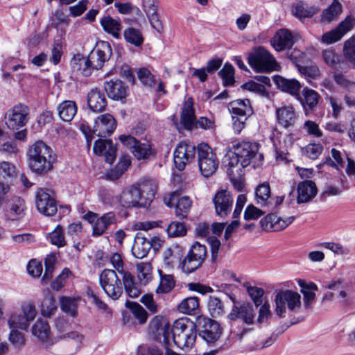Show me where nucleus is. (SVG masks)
<instances>
[{"label": "nucleus", "mask_w": 355, "mask_h": 355, "mask_svg": "<svg viewBox=\"0 0 355 355\" xmlns=\"http://www.w3.org/2000/svg\"><path fill=\"white\" fill-rule=\"evenodd\" d=\"M161 322V330L165 345H171V338L175 345L183 350L187 351L194 345L197 337L196 325L188 318H182L176 320L172 327L168 322L157 318L153 320V324L157 326ZM156 328L159 329L158 327Z\"/></svg>", "instance_id": "obj_1"}, {"label": "nucleus", "mask_w": 355, "mask_h": 355, "mask_svg": "<svg viewBox=\"0 0 355 355\" xmlns=\"http://www.w3.org/2000/svg\"><path fill=\"white\" fill-rule=\"evenodd\" d=\"M29 168L37 175H45L53 168L55 158L53 149L42 141L31 146L27 153Z\"/></svg>", "instance_id": "obj_2"}, {"label": "nucleus", "mask_w": 355, "mask_h": 355, "mask_svg": "<svg viewBox=\"0 0 355 355\" xmlns=\"http://www.w3.org/2000/svg\"><path fill=\"white\" fill-rule=\"evenodd\" d=\"M275 312L280 318H284L286 311L299 313L302 309L301 295L292 290H281L275 296Z\"/></svg>", "instance_id": "obj_3"}, {"label": "nucleus", "mask_w": 355, "mask_h": 355, "mask_svg": "<svg viewBox=\"0 0 355 355\" xmlns=\"http://www.w3.org/2000/svg\"><path fill=\"white\" fill-rule=\"evenodd\" d=\"M109 260L113 270L121 276L127 295L132 298L137 297L141 294V289L135 282V277L125 269V265L121 255L117 252L113 253L109 257Z\"/></svg>", "instance_id": "obj_4"}, {"label": "nucleus", "mask_w": 355, "mask_h": 355, "mask_svg": "<svg viewBox=\"0 0 355 355\" xmlns=\"http://www.w3.org/2000/svg\"><path fill=\"white\" fill-rule=\"evenodd\" d=\"M259 144L247 141L238 142L233 145L232 149L241 159V165L245 168L250 164L253 168L261 166L263 163V155L259 153Z\"/></svg>", "instance_id": "obj_5"}, {"label": "nucleus", "mask_w": 355, "mask_h": 355, "mask_svg": "<svg viewBox=\"0 0 355 355\" xmlns=\"http://www.w3.org/2000/svg\"><path fill=\"white\" fill-rule=\"evenodd\" d=\"M99 284L105 293L111 299L118 300L123 291V282L115 270L103 269L99 274Z\"/></svg>", "instance_id": "obj_6"}, {"label": "nucleus", "mask_w": 355, "mask_h": 355, "mask_svg": "<svg viewBox=\"0 0 355 355\" xmlns=\"http://www.w3.org/2000/svg\"><path fill=\"white\" fill-rule=\"evenodd\" d=\"M199 170L205 178L213 175L217 171L219 160L211 148L206 144H200L197 148Z\"/></svg>", "instance_id": "obj_7"}, {"label": "nucleus", "mask_w": 355, "mask_h": 355, "mask_svg": "<svg viewBox=\"0 0 355 355\" xmlns=\"http://www.w3.org/2000/svg\"><path fill=\"white\" fill-rule=\"evenodd\" d=\"M250 67L257 72H269L278 66L274 57L265 48L260 46L248 56Z\"/></svg>", "instance_id": "obj_8"}, {"label": "nucleus", "mask_w": 355, "mask_h": 355, "mask_svg": "<svg viewBox=\"0 0 355 355\" xmlns=\"http://www.w3.org/2000/svg\"><path fill=\"white\" fill-rule=\"evenodd\" d=\"M207 256L205 245L195 242L187 256L181 262V268L184 273H191L201 267Z\"/></svg>", "instance_id": "obj_9"}, {"label": "nucleus", "mask_w": 355, "mask_h": 355, "mask_svg": "<svg viewBox=\"0 0 355 355\" xmlns=\"http://www.w3.org/2000/svg\"><path fill=\"white\" fill-rule=\"evenodd\" d=\"M29 107L23 103H17L8 110L5 115L6 124L9 129L18 130L24 126L29 119Z\"/></svg>", "instance_id": "obj_10"}, {"label": "nucleus", "mask_w": 355, "mask_h": 355, "mask_svg": "<svg viewBox=\"0 0 355 355\" xmlns=\"http://www.w3.org/2000/svg\"><path fill=\"white\" fill-rule=\"evenodd\" d=\"M197 323L200 329V336L208 344L214 343L222 334V329L220 324L210 318L199 316Z\"/></svg>", "instance_id": "obj_11"}, {"label": "nucleus", "mask_w": 355, "mask_h": 355, "mask_svg": "<svg viewBox=\"0 0 355 355\" xmlns=\"http://www.w3.org/2000/svg\"><path fill=\"white\" fill-rule=\"evenodd\" d=\"M164 201L168 207L175 206V214L180 219L187 217L192 206V201L189 197H180L178 192H173L165 196Z\"/></svg>", "instance_id": "obj_12"}, {"label": "nucleus", "mask_w": 355, "mask_h": 355, "mask_svg": "<svg viewBox=\"0 0 355 355\" xmlns=\"http://www.w3.org/2000/svg\"><path fill=\"white\" fill-rule=\"evenodd\" d=\"M112 48L108 42H101L87 55L90 64L94 70L102 69L105 62H107L112 55Z\"/></svg>", "instance_id": "obj_13"}, {"label": "nucleus", "mask_w": 355, "mask_h": 355, "mask_svg": "<svg viewBox=\"0 0 355 355\" xmlns=\"http://www.w3.org/2000/svg\"><path fill=\"white\" fill-rule=\"evenodd\" d=\"M212 201L217 216L225 218L230 214L234 203V198L230 191L226 189L218 191Z\"/></svg>", "instance_id": "obj_14"}, {"label": "nucleus", "mask_w": 355, "mask_h": 355, "mask_svg": "<svg viewBox=\"0 0 355 355\" xmlns=\"http://www.w3.org/2000/svg\"><path fill=\"white\" fill-rule=\"evenodd\" d=\"M196 147L187 142L180 143L174 152V163L179 171H182L187 164L193 159L196 154Z\"/></svg>", "instance_id": "obj_15"}, {"label": "nucleus", "mask_w": 355, "mask_h": 355, "mask_svg": "<svg viewBox=\"0 0 355 355\" xmlns=\"http://www.w3.org/2000/svg\"><path fill=\"white\" fill-rule=\"evenodd\" d=\"M116 128V121L110 114H101L95 119L92 134L99 137L112 135Z\"/></svg>", "instance_id": "obj_16"}, {"label": "nucleus", "mask_w": 355, "mask_h": 355, "mask_svg": "<svg viewBox=\"0 0 355 355\" xmlns=\"http://www.w3.org/2000/svg\"><path fill=\"white\" fill-rule=\"evenodd\" d=\"M120 141L130 149L133 155L138 159H146L150 154V146L147 143H141L130 135H122Z\"/></svg>", "instance_id": "obj_17"}, {"label": "nucleus", "mask_w": 355, "mask_h": 355, "mask_svg": "<svg viewBox=\"0 0 355 355\" xmlns=\"http://www.w3.org/2000/svg\"><path fill=\"white\" fill-rule=\"evenodd\" d=\"M135 184L140 193L142 207L150 206L157 191V185L155 180L146 178Z\"/></svg>", "instance_id": "obj_18"}, {"label": "nucleus", "mask_w": 355, "mask_h": 355, "mask_svg": "<svg viewBox=\"0 0 355 355\" xmlns=\"http://www.w3.org/2000/svg\"><path fill=\"white\" fill-rule=\"evenodd\" d=\"M35 203L38 211L44 216H53L57 212L55 200L44 189L37 191Z\"/></svg>", "instance_id": "obj_19"}, {"label": "nucleus", "mask_w": 355, "mask_h": 355, "mask_svg": "<svg viewBox=\"0 0 355 355\" xmlns=\"http://www.w3.org/2000/svg\"><path fill=\"white\" fill-rule=\"evenodd\" d=\"M295 216L282 218L274 214H269L260 221L262 229L267 232H278L284 230L291 225Z\"/></svg>", "instance_id": "obj_20"}, {"label": "nucleus", "mask_w": 355, "mask_h": 355, "mask_svg": "<svg viewBox=\"0 0 355 355\" xmlns=\"http://www.w3.org/2000/svg\"><path fill=\"white\" fill-rule=\"evenodd\" d=\"M26 209L25 200L19 196L12 197L6 204L4 216L6 220H17L23 218Z\"/></svg>", "instance_id": "obj_21"}, {"label": "nucleus", "mask_w": 355, "mask_h": 355, "mask_svg": "<svg viewBox=\"0 0 355 355\" xmlns=\"http://www.w3.org/2000/svg\"><path fill=\"white\" fill-rule=\"evenodd\" d=\"M158 241H159V239L157 237L148 239L137 234L135 238L134 243L132 247L133 256L137 259L146 257L149 250L152 248H154Z\"/></svg>", "instance_id": "obj_22"}, {"label": "nucleus", "mask_w": 355, "mask_h": 355, "mask_svg": "<svg viewBox=\"0 0 355 355\" xmlns=\"http://www.w3.org/2000/svg\"><path fill=\"white\" fill-rule=\"evenodd\" d=\"M104 89L107 96L119 101L125 98L128 94V86L119 79H112L104 83Z\"/></svg>", "instance_id": "obj_23"}, {"label": "nucleus", "mask_w": 355, "mask_h": 355, "mask_svg": "<svg viewBox=\"0 0 355 355\" xmlns=\"http://www.w3.org/2000/svg\"><path fill=\"white\" fill-rule=\"evenodd\" d=\"M93 150L96 155H103L109 164H112L116 159V147L111 140L101 137L94 142Z\"/></svg>", "instance_id": "obj_24"}, {"label": "nucleus", "mask_w": 355, "mask_h": 355, "mask_svg": "<svg viewBox=\"0 0 355 355\" xmlns=\"http://www.w3.org/2000/svg\"><path fill=\"white\" fill-rule=\"evenodd\" d=\"M143 8L147 15L152 27L158 33L163 31V25L157 13L159 2L157 0H143Z\"/></svg>", "instance_id": "obj_25"}, {"label": "nucleus", "mask_w": 355, "mask_h": 355, "mask_svg": "<svg viewBox=\"0 0 355 355\" xmlns=\"http://www.w3.org/2000/svg\"><path fill=\"white\" fill-rule=\"evenodd\" d=\"M255 316L254 311L250 304H243L241 306L233 305L231 312L227 318L232 321L241 318L246 324H250L254 322Z\"/></svg>", "instance_id": "obj_26"}, {"label": "nucleus", "mask_w": 355, "mask_h": 355, "mask_svg": "<svg viewBox=\"0 0 355 355\" xmlns=\"http://www.w3.org/2000/svg\"><path fill=\"white\" fill-rule=\"evenodd\" d=\"M318 193L317 187L312 180H304L297 185V202L306 203L312 200Z\"/></svg>", "instance_id": "obj_27"}, {"label": "nucleus", "mask_w": 355, "mask_h": 355, "mask_svg": "<svg viewBox=\"0 0 355 355\" xmlns=\"http://www.w3.org/2000/svg\"><path fill=\"white\" fill-rule=\"evenodd\" d=\"M294 42L293 34L287 29L279 30L271 40V44L277 51L291 49Z\"/></svg>", "instance_id": "obj_28"}, {"label": "nucleus", "mask_w": 355, "mask_h": 355, "mask_svg": "<svg viewBox=\"0 0 355 355\" xmlns=\"http://www.w3.org/2000/svg\"><path fill=\"white\" fill-rule=\"evenodd\" d=\"M87 104L93 112H101L105 110L107 101L104 94L100 89L94 88L87 94Z\"/></svg>", "instance_id": "obj_29"}, {"label": "nucleus", "mask_w": 355, "mask_h": 355, "mask_svg": "<svg viewBox=\"0 0 355 355\" xmlns=\"http://www.w3.org/2000/svg\"><path fill=\"white\" fill-rule=\"evenodd\" d=\"M319 98V94L309 87H304L302 91V94H299L297 97L306 111L313 110L318 104Z\"/></svg>", "instance_id": "obj_30"}, {"label": "nucleus", "mask_w": 355, "mask_h": 355, "mask_svg": "<svg viewBox=\"0 0 355 355\" xmlns=\"http://www.w3.org/2000/svg\"><path fill=\"white\" fill-rule=\"evenodd\" d=\"M139 193L135 184H133L128 189L123 192L120 198L121 205L128 208L142 207Z\"/></svg>", "instance_id": "obj_31"}, {"label": "nucleus", "mask_w": 355, "mask_h": 355, "mask_svg": "<svg viewBox=\"0 0 355 355\" xmlns=\"http://www.w3.org/2000/svg\"><path fill=\"white\" fill-rule=\"evenodd\" d=\"M298 285L300 287V291L303 294L304 307L309 310L315 300V291L318 289L317 286L312 282L307 284L303 279L297 280Z\"/></svg>", "instance_id": "obj_32"}, {"label": "nucleus", "mask_w": 355, "mask_h": 355, "mask_svg": "<svg viewBox=\"0 0 355 355\" xmlns=\"http://www.w3.org/2000/svg\"><path fill=\"white\" fill-rule=\"evenodd\" d=\"M230 112L232 116L245 117L250 116L253 111L248 99H237L228 105Z\"/></svg>", "instance_id": "obj_33"}, {"label": "nucleus", "mask_w": 355, "mask_h": 355, "mask_svg": "<svg viewBox=\"0 0 355 355\" xmlns=\"http://www.w3.org/2000/svg\"><path fill=\"white\" fill-rule=\"evenodd\" d=\"M89 60V58L88 56H85L81 53H77L73 55L70 63L73 70L78 71L83 76L88 77L91 76L94 71Z\"/></svg>", "instance_id": "obj_34"}, {"label": "nucleus", "mask_w": 355, "mask_h": 355, "mask_svg": "<svg viewBox=\"0 0 355 355\" xmlns=\"http://www.w3.org/2000/svg\"><path fill=\"white\" fill-rule=\"evenodd\" d=\"M32 333L40 341L46 343V347L51 345L49 343L51 328L46 321L42 319L37 320L32 327Z\"/></svg>", "instance_id": "obj_35"}, {"label": "nucleus", "mask_w": 355, "mask_h": 355, "mask_svg": "<svg viewBox=\"0 0 355 355\" xmlns=\"http://www.w3.org/2000/svg\"><path fill=\"white\" fill-rule=\"evenodd\" d=\"M276 115L278 123L284 128L293 126L295 123V112L291 106H284L277 109Z\"/></svg>", "instance_id": "obj_36"}, {"label": "nucleus", "mask_w": 355, "mask_h": 355, "mask_svg": "<svg viewBox=\"0 0 355 355\" xmlns=\"http://www.w3.org/2000/svg\"><path fill=\"white\" fill-rule=\"evenodd\" d=\"M116 217L114 212H107L101 217L98 218L93 226V234L96 236L102 235L112 224L116 223Z\"/></svg>", "instance_id": "obj_37"}, {"label": "nucleus", "mask_w": 355, "mask_h": 355, "mask_svg": "<svg viewBox=\"0 0 355 355\" xmlns=\"http://www.w3.org/2000/svg\"><path fill=\"white\" fill-rule=\"evenodd\" d=\"M270 187L268 183L263 182L259 184L255 190L256 200L262 207H269L272 205V199L270 198Z\"/></svg>", "instance_id": "obj_38"}, {"label": "nucleus", "mask_w": 355, "mask_h": 355, "mask_svg": "<svg viewBox=\"0 0 355 355\" xmlns=\"http://www.w3.org/2000/svg\"><path fill=\"white\" fill-rule=\"evenodd\" d=\"M275 82L277 87L282 91L297 97L299 91L301 88V85L299 81L295 79L289 80L281 76H276L275 78Z\"/></svg>", "instance_id": "obj_39"}, {"label": "nucleus", "mask_w": 355, "mask_h": 355, "mask_svg": "<svg viewBox=\"0 0 355 355\" xmlns=\"http://www.w3.org/2000/svg\"><path fill=\"white\" fill-rule=\"evenodd\" d=\"M193 101L192 98H189L184 103L181 114V123L182 125L187 128H191L196 120Z\"/></svg>", "instance_id": "obj_40"}, {"label": "nucleus", "mask_w": 355, "mask_h": 355, "mask_svg": "<svg viewBox=\"0 0 355 355\" xmlns=\"http://www.w3.org/2000/svg\"><path fill=\"white\" fill-rule=\"evenodd\" d=\"M58 112L62 121L69 122L77 113L76 103L73 101H64L58 105Z\"/></svg>", "instance_id": "obj_41"}, {"label": "nucleus", "mask_w": 355, "mask_h": 355, "mask_svg": "<svg viewBox=\"0 0 355 355\" xmlns=\"http://www.w3.org/2000/svg\"><path fill=\"white\" fill-rule=\"evenodd\" d=\"M101 24L103 30L115 38H119L121 24L119 21L110 16H105L101 19Z\"/></svg>", "instance_id": "obj_42"}, {"label": "nucleus", "mask_w": 355, "mask_h": 355, "mask_svg": "<svg viewBox=\"0 0 355 355\" xmlns=\"http://www.w3.org/2000/svg\"><path fill=\"white\" fill-rule=\"evenodd\" d=\"M342 12V6L338 0H334L332 3L324 9L321 15V22L330 23L336 19Z\"/></svg>", "instance_id": "obj_43"}, {"label": "nucleus", "mask_w": 355, "mask_h": 355, "mask_svg": "<svg viewBox=\"0 0 355 355\" xmlns=\"http://www.w3.org/2000/svg\"><path fill=\"white\" fill-rule=\"evenodd\" d=\"M199 307V300L196 297H190L183 300L178 305V309L180 313L193 315L196 314Z\"/></svg>", "instance_id": "obj_44"}, {"label": "nucleus", "mask_w": 355, "mask_h": 355, "mask_svg": "<svg viewBox=\"0 0 355 355\" xmlns=\"http://www.w3.org/2000/svg\"><path fill=\"white\" fill-rule=\"evenodd\" d=\"M56 309L57 306L54 297L49 291H46L41 304L42 314L45 317H50Z\"/></svg>", "instance_id": "obj_45"}, {"label": "nucleus", "mask_w": 355, "mask_h": 355, "mask_svg": "<svg viewBox=\"0 0 355 355\" xmlns=\"http://www.w3.org/2000/svg\"><path fill=\"white\" fill-rule=\"evenodd\" d=\"M153 267L148 262H141L137 265V277L141 284L146 285L153 279Z\"/></svg>", "instance_id": "obj_46"}, {"label": "nucleus", "mask_w": 355, "mask_h": 355, "mask_svg": "<svg viewBox=\"0 0 355 355\" xmlns=\"http://www.w3.org/2000/svg\"><path fill=\"white\" fill-rule=\"evenodd\" d=\"M318 11L319 8L315 6H305L302 2L297 3L293 8V15L299 19L311 17Z\"/></svg>", "instance_id": "obj_47"}, {"label": "nucleus", "mask_w": 355, "mask_h": 355, "mask_svg": "<svg viewBox=\"0 0 355 355\" xmlns=\"http://www.w3.org/2000/svg\"><path fill=\"white\" fill-rule=\"evenodd\" d=\"M207 306L209 312L213 318L221 317L225 313L224 304L218 297H210Z\"/></svg>", "instance_id": "obj_48"}, {"label": "nucleus", "mask_w": 355, "mask_h": 355, "mask_svg": "<svg viewBox=\"0 0 355 355\" xmlns=\"http://www.w3.org/2000/svg\"><path fill=\"white\" fill-rule=\"evenodd\" d=\"M17 175L15 166L10 162L0 163V181L7 183L12 181Z\"/></svg>", "instance_id": "obj_49"}, {"label": "nucleus", "mask_w": 355, "mask_h": 355, "mask_svg": "<svg viewBox=\"0 0 355 355\" xmlns=\"http://www.w3.org/2000/svg\"><path fill=\"white\" fill-rule=\"evenodd\" d=\"M29 324L26 318L17 312L12 313L8 320V324L10 329L26 330L29 327Z\"/></svg>", "instance_id": "obj_50"}, {"label": "nucleus", "mask_w": 355, "mask_h": 355, "mask_svg": "<svg viewBox=\"0 0 355 355\" xmlns=\"http://www.w3.org/2000/svg\"><path fill=\"white\" fill-rule=\"evenodd\" d=\"M160 273V282L156 289V293L159 294L168 293L175 286L174 277L171 275H164L161 271Z\"/></svg>", "instance_id": "obj_51"}, {"label": "nucleus", "mask_w": 355, "mask_h": 355, "mask_svg": "<svg viewBox=\"0 0 355 355\" xmlns=\"http://www.w3.org/2000/svg\"><path fill=\"white\" fill-rule=\"evenodd\" d=\"M123 35L127 42L135 46H139L144 42L142 33L139 29L128 28L124 31Z\"/></svg>", "instance_id": "obj_52"}, {"label": "nucleus", "mask_w": 355, "mask_h": 355, "mask_svg": "<svg viewBox=\"0 0 355 355\" xmlns=\"http://www.w3.org/2000/svg\"><path fill=\"white\" fill-rule=\"evenodd\" d=\"M343 53L345 60L355 65V35L344 42Z\"/></svg>", "instance_id": "obj_53"}, {"label": "nucleus", "mask_w": 355, "mask_h": 355, "mask_svg": "<svg viewBox=\"0 0 355 355\" xmlns=\"http://www.w3.org/2000/svg\"><path fill=\"white\" fill-rule=\"evenodd\" d=\"M49 239L51 243L58 248L64 247L67 244L64 232L60 225H57V227L49 233Z\"/></svg>", "instance_id": "obj_54"}, {"label": "nucleus", "mask_w": 355, "mask_h": 355, "mask_svg": "<svg viewBox=\"0 0 355 355\" xmlns=\"http://www.w3.org/2000/svg\"><path fill=\"white\" fill-rule=\"evenodd\" d=\"M60 306L62 310L70 316L75 318L77 315L78 304L76 299L63 297L60 299Z\"/></svg>", "instance_id": "obj_55"}, {"label": "nucleus", "mask_w": 355, "mask_h": 355, "mask_svg": "<svg viewBox=\"0 0 355 355\" xmlns=\"http://www.w3.org/2000/svg\"><path fill=\"white\" fill-rule=\"evenodd\" d=\"M130 164L129 159L125 157L121 159L115 168L107 174V177L112 180H117L124 173Z\"/></svg>", "instance_id": "obj_56"}, {"label": "nucleus", "mask_w": 355, "mask_h": 355, "mask_svg": "<svg viewBox=\"0 0 355 355\" xmlns=\"http://www.w3.org/2000/svg\"><path fill=\"white\" fill-rule=\"evenodd\" d=\"M181 255L182 251L178 247L168 248L164 252V261L168 266H173L180 261Z\"/></svg>", "instance_id": "obj_57"}, {"label": "nucleus", "mask_w": 355, "mask_h": 355, "mask_svg": "<svg viewBox=\"0 0 355 355\" xmlns=\"http://www.w3.org/2000/svg\"><path fill=\"white\" fill-rule=\"evenodd\" d=\"M168 235L171 237L184 236L187 233V229L183 223L173 221L167 227Z\"/></svg>", "instance_id": "obj_58"}, {"label": "nucleus", "mask_w": 355, "mask_h": 355, "mask_svg": "<svg viewBox=\"0 0 355 355\" xmlns=\"http://www.w3.org/2000/svg\"><path fill=\"white\" fill-rule=\"evenodd\" d=\"M62 40L61 38L55 39L51 50V61L54 64H58L61 60L62 55Z\"/></svg>", "instance_id": "obj_59"}, {"label": "nucleus", "mask_w": 355, "mask_h": 355, "mask_svg": "<svg viewBox=\"0 0 355 355\" xmlns=\"http://www.w3.org/2000/svg\"><path fill=\"white\" fill-rule=\"evenodd\" d=\"M234 70L231 64H225L223 69L219 71V75L226 86L232 85L234 83Z\"/></svg>", "instance_id": "obj_60"}, {"label": "nucleus", "mask_w": 355, "mask_h": 355, "mask_svg": "<svg viewBox=\"0 0 355 355\" xmlns=\"http://www.w3.org/2000/svg\"><path fill=\"white\" fill-rule=\"evenodd\" d=\"M298 70L309 81L318 78L320 74V69L316 65L301 66Z\"/></svg>", "instance_id": "obj_61"}, {"label": "nucleus", "mask_w": 355, "mask_h": 355, "mask_svg": "<svg viewBox=\"0 0 355 355\" xmlns=\"http://www.w3.org/2000/svg\"><path fill=\"white\" fill-rule=\"evenodd\" d=\"M137 76L139 80L146 87H153L155 84L154 76L146 68L139 69Z\"/></svg>", "instance_id": "obj_62"}, {"label": "nucleus", "mask_w": 355, "mask_h": 355, "mask_svg": "<svg viewBox=\"0 0 355 355\" xmlns=\"http://www.w3.org/2000/svg\"><path fill=\"white\" fill-rule=\"evenodd\" d=\"M21 309L23 313V316L26 318L29 323L35 319L37 311L35 305L32 302H24L21 304Z\"/></svg>", "instance_id": "obj_63"}, {"label": "nucleus", "mask_w": 355, "mask_h": 355, "mask_svg": "<svg viewBox=\"0 0 355 355\" xmlns=\"http://www.w3.org/2000/svg\"><path fill=\"white\" fill-rule=\"evenodd\" d=\"M342 37L338 31L334 28L324 33L320 38V42L325 44H331L339 41Z\"/></svg>", "instance_id": "obj_64"}]
</instances>
